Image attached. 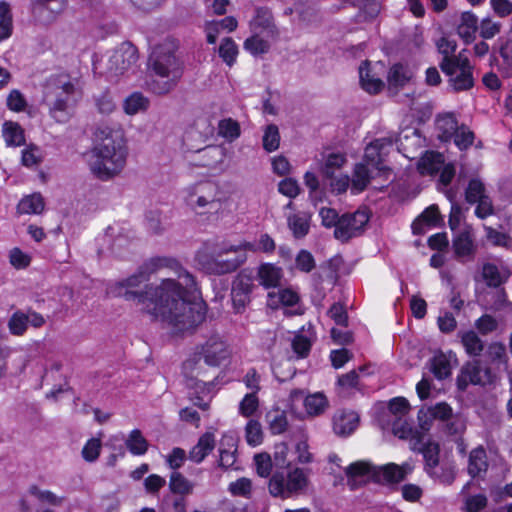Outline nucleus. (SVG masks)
Instances as JSON below:
<instances>
[{
	"label": "nucleus",
	"instance_id": "54",
	"mask_svg": "<svg viewBox=\"0 0 512 512\" xmlns=\"http://www.w3.org/2000/svg\"><path fill=\"white\" fill-rule=\"evenodd\" d=\"M346 163V157L342 153L329 154L323 167V175L326 178H332L336 170H339Z\"/></svg>",
	"mask_w": 512,
	"mask_h": 512
},
{
	"label": "nucleus",
	"instance_id": "14",
	"mask_svg": "<svg viewBox=\"0 0 512 512\" xmlns=\"http://www.w3.org/2000/svg\"><path fill=\"white\" fill-rule=\"evenodd\" d=\"M217 196V185L211 181H203L188 188L186 202L194 210L217 209L220 205Z\"/></svg>",
	"mask_w": 512,
	"mask_h": 512
},
{
	"label": "nucleus",
	"instance_id": "22",
	"mask_svg": "<svg viewBox=\"0 0 512 512\" xmlns=\"http://www.w3.org/2000/svg\"><path fill=\"white\" fill-rule=\"evenodd\" d=\"M187 386L192 390L190 396L194 404L202 410L208 409L209 402L213 397L214 384L198 379H190Z\"/></svg>",
	"mask_w": 512,
	"mask_h": 512
},
{
	"label": "nucleus",
	"instance_id": "46",
	"mask_svg": "<svg viewBox=\"0 0 512 512\" xmlns=\"http://www.w3.org/2000/svg\"><path fill=\"white\" fill-rule=\"evenodd\" d=\"M427 474L442 484L450 485L455 479V468L450 463H439L437 468H432Z\"/></svg>",
	"mask_w": 512,
	"mask_h": 512
},
{
	"label": "nucleus",
	"instance_id": "16",
	"mask_svg": "<svg viewBox=\"0 0 512 512\" xmlns=\"http://www.w3.org/2000/svg\"><path fill=\"white\" fill-rule=\"evenodd\" d=\"M393 138L385 137L374 140L365 148L363 162L378 172L386 173L388 170L383 164V157L388 153V149L393 146Z\"/></svg>",
	"mask_w": 512,
	"mask_h": 512
},
{
	"label": "nucleus",
	"instance_id": "12",
	"mask_svg": "<svg viewBox=\"0 0 512 512\" xmlns=\"http://www.w3.org/2000/svg\"><path fill=\"white\" fill-rule=\"evenodd\" d=\"M440 67L449 76L450 84L455 91H464L473 87L472 66L467 58L443 59Z\"/></svg>",
	"mask_w": 512,
	"mask_h": 512
},
{
	"label": "nucleus",
	"instance_id": "59",
	"mask_svg": "<svg viewBox=\"0 0 512 512\" xmlns=\"http://www.w3.org/2000/svg\"><path fill=\"white\" fill-rule=\"evenodd\" d=\"M454 143L460 150H465L473 144L474 133L466 126H461L453 135Z\"/></svg>",
	"mask_w": 512,
	"mask_h": 512
},
{
	"label": "nucleus",
	"instance_id": "37",
	"mask_svg": "<svg viewBox=\"0 0 512 512\" xmlns=\"http://www.w3.org/2000/svg\"><path fill=\"white\" fill-rule=\"evenodd\" d=\"M125 445L128 451L135 456L144 455L149 447L147 440L138 429H134L130 432L125 440Z\"/></svg>",
	"mask_w": 512,
	"mask_h": 512
},
{
	"label": "nucleus",
	"instance_id": "7",
	"mask_svg": "<svg viewBox=\"0 0 512 512\" xmlns=\"http://www.w3.org/2000/svg\"><path fill=\"white\" fill-rule=\"evenodd\" d=\"M230 356L231 349L224 337L213 334L204 344L198 346L194 354L183 363V370L187 376L193 377L194 372L200 369L198 364L201 359L204 360L206 365L216 367Z\"/></svg>",
	"mask_w": 512,
	"mask_h": 512
},
{
	"label": "nucleus",
	"instance_id": "50",
	"mask_svg": "<svg viewBox=\"0 0 512 512\" xmlns=\"http://www.w3.org/2000/svg\"><path fill=\"white\" fill-rule=\"evenodd\" d=\"M409 403L408 401L403 397H396L389 401L388 409L391 414H393L397 420L394 421L392 425V430L394 431L395 424H398L399 422H406V420H403L402 418L408 413L409 411Z\"/></svg>",
	"mask_w": 512,
	"mask_h": 512
},
{
	"label": "nucleus",
	"instance_id": "51",
	"mask_svg": "<svg viewBox=\"0 0 512 512\" xmlns=\"http://www.w3.org/2000/svg\"><path fill=\"white\" fill-rule=\"evenodd\" d=\"M245 437L248 445L256 447L263 442L262 426L257 420H249L245 427Z\"/></svg>",
	"mask_w": 512,
	"mask_h": 512
},
{
	"label": "nucleus",
	"instance_id": "56",
	"mask_svg": "<svg viewBox=\"0 0 512 512\" xmlns=\"http://www.w3.org/2000/svg\"><path fill=\"white\" fill-rule=\"evenodd\" d=\"M502 64L500 70L505 77L512 75V38L508 39L500 48Z\"/></svg>",
	"mask_w": 512,
	"mask_h": 512
},
{
	"label": "nucleus",
	"instance_id": "21",
	"mask_svg": "<svg viewBox=\"0 0 512 512\" xmlns=\"http://www.w3.org/2000/svg\"><path fill=\"white\" fill-rule=\"evenodd\" d=\"M457 364V356L452 351L438 352L431 359V372L439 380L446 379L451 376Z\"/></svg>",
	"mask_w": 512,
	"mask_h": 512
},
{
	"label": "nucleus",
	"instance_id": "63",
	"mask_svg": "<svg viewBox=\"0 0 512 512\" xmlns=\"http://www.w3.org/2000/svg\"><path fill=\"white\" fill-rule=\"evenodd\" d=\"M42 151L34 145H30L22 151V164L26 167L37 165L42 160Z\"/></svg>",
	"mask_w": 512,
	"mask_h": 512
},
{
	"label": "nucleus",
	"instance_id": "17",
	"mask_svg": "<svg viewBox=\"0 0 512 512\" xmlns=\"http://www.w3.org/2000/svg\"><path fill=\"white\" fill-rule=\"evenodd\" d=\"M44 323L45 320L41 314L31 310L27 313L18 310L11 315L8 321V328L12 335L22 336L26 332L28 324L39 328L43 326Z\"/></svg>",
	"mask_w": 512,
	"mask_h": 512
},
{
	"label": "nucleus",
	"instance_id": "1",
	"mask_svg": "<svg viewBox=\"0 0 512 512\" xmlns=\"http://www.w3.org/2000/svg\"><path fill=\"white\" fill-rule=\"evenodd\" d=\"M107 294L141 306L154 320L185 332L201 324L206 303L197 296L191 273L170 257H153L128 278L109 283Z\"/></svg>",
	"mask_w": 512,
	"mask_h": 512
},
{
	"label": "nucleus",
	"instance_id": "57",
	"mask_svg": "<svg viewBox=\"0 0 512 512\" xmlns=\"http://www.w3.org/2000/svg\"><path fill=\"white\" fill-rule=\"evenodd\" d=\"M466 200L467 202L474 204L477 200L486 196L485 186L479 179H471L466 189Z\"/></svg>",
	"mask_w": 512,
	"mask_h": 512
},
{
	"label": "nucleus",
	"instance_id": "52",
	"mask_svg": "<svg viewBox=\"0 0 512 512\" xmlns=\"http://www.w3.org/2000/svg\"><path fill=\"white\" fill-rule=\"evenodd\" d=\"M219 135L228 141H233L240 136V125L237 121L227 118L219 122Z\"/></svg>",
	"mask_w": 512,
	"mask_h": 512
},
{
	"label": "nucleus",
	"instance_id": "3",
	"mask_svg": "<svg viewBox=\"0 0 512 512\" xmlns=\"http://www.w3.org/2000/svg\"><path fill=\"white\" fill-rule=\"evenodd\" d=\"M177 43L167 39L152 50L149 66L154 73L148 83L151 92L162 95L170 92L177 85L183 74V63L176 56Z\"/></svg>",
	"mask_w": 512,
	"mask_h": 512
},
{
	"label": "nucleus",
	"instance_id": "19",
	"mask_svg": "<svg viewBox=\"0 0 512 512\" xmlns=\"http://www.w3.org/2000/svg\"><path fill=\"white\" fill-rule=\"evenodd\" d=\"M276 248L275 241L266 233L261 234L255 241H243L238 246H224L220 250V254L228 252H237L238 250H245L251 252H263L271 254Z\"/></svg>",
	"mask_w": 512,
	"mask_h": 512
},
{
	"label": "nucleus",
	"instance_id": "44",
	"mask_svg": "<svg viewBox=\"0 0 512 512\" xmlns=\"http://www.w3.org/2000/svg\"><path fill=\"white\" fill-rule=\"evenodd\" d=\"M17 209L21 214H38L44 209L43 198L40 194L26 196L19 202Z\"/></svg>",
	"mask_w": 512,
	"mask_h": 512
},
{
	"label": "nucleus",
	"instance_id": "11",
	"mask_svg": "<svg viewBox=\"0 0 512 512\" xmlns=\"http://www.w3.org/2000/svg\"><path fill=\"white\" fill-rule=\"evenodd\" d=\"M253 35L246 39L244 48L254 56L268 52L269 39L275 36V26L270 13L263 8L257 9L255 18L250 23Z\"/></svg>",
	"mask_w": 512,
	"mask_h": 512
},
{
	"label": "nucleus",
	"instance_id": "39",
	"mask_svg": "<svg viewBox=\"0 0 512 512\" xmlns=\"http://www.w3.org/2000/svg\"><path fill=\"white\" fill-rule=\"evenodd\" d=\"M486 240L495 247L509 249L512 247V238L508 233L502 232L491 226L484 225Z\"/></svg>",
	"mask_w": 512,
	"mask_h": 512
},
{
	"label": "nucleus",
	"instance_id": "8",
	"mask_svg": "<svg viewBox=\"0 0 512 512\" xmlns=\"http://www.w3.org/2000/svg\"><path fill=\"white\" fill-rule=\"evenodd\" d=\"M428 431L414 428L410 423L399 422L394 426V435L409 441L410 448L423 454L425 471L437 468L439 464V445L427 438Z\"/></svg>",
	"mask_w": 512,
	"mask_h": 512
},
{
	"label": "nucleus",
	"instance_id": "41",
	"mask_svg": "<svg viewBox=\"0 0 512 512\" xmlns=\"http://www.w3.org/2000/svg\"><path fill=\"white\" fill-rule=\"evenodd\" d=\"M461 343L469 356H479L484 350V343L474 331H467L461 336Z\"/></svg>",
	"mask_w": 512,
	"mask_h": 512
},
{
	"label": "nucleus",
	"instance_id": "35",
	"mask_svg": "<svg viewBox=\"0 0 512 512\" xmlns=\"http://www.w3.org/2000/svg\"><path fill=\"white\" fill-rule=\"evenodd\" d=\"M314 341V333L311 329L302 330L298 334H296L292 341L293 351L297 354L298 357L304 358L306 357L311 349L312 343Z\"/></svg>",
	"mask_w": 512,
	"mask_h": 512
},
{
	"label": "nucleus",
	"instance_id": "60",
	"mask_svg": "<svg viewBox=\"0 0 512 512\" xmlns=\"http://www.w3.org/2000/svg\"><path fill=\"white\" fill-rule=\"evenodd\" d=\"M482 275L487 285L490 287H498L503 282L501 273L498 267L494 264H484L482 269Z\"/></svg>",
	"mask_w": 512,
	"mask_h": 512
},
{
	"label": "nucleus",
	"instance_id": "32",
	"mask_svg": "<svg viewBox=\"0 0 512 512\" xmlns=\"http://www.w3.org/2000/svg\"><path fill=\"white\" fill-rule=\"evenodd\" d=\"M488 468L487 454L483 447L473 449L469 455L468 473L472 477L480 476Z\"/></svg>",
	"mask_w": 512,
	"mask_h": 512
},
{
	"label": "nucleus",
	"instance_id": "27",
	"mask_svg": "<svg viewBox=\"0 0 512 512\" xmlns=\"http://www.w3.org/2000/svg\"><path fill=\"white\" fill-rule=\"evenodd\" d=\"M444 163L441 153L426 151L418 162V171L422 175H434L440 171Z\"/></svg>",
	"mask_w": 512,
	"mask_h": 512
},
{
	"label": "nucleus",
	"instance_id": "5",
	"mask_svg": "<svg viewBox=\"0 0 512 512\" xmlns=\"http://www.w3.org/2000/svg\"><path fill=\"white\" fill-rule=\"evenodd\" d=\"M412 470L413 466L407 462L402 465L388 463L383 466H373L368 462L358 461L346 468L347 484L351 490H355L369 480L383 484L398 483Z\"/></svg>",
	"mask_w": 512,
	"mask_h": 512
},
{
	"label": "nucleus",
	"instance_id": "4",
	"mask_svg": "<svg viewBox=\"0 0 512 512\" xmlns=\"http://www.w3.org/2000/svg\"><path fill=\"white\" fill-rule=\"evenodd\" d=\"M127 155L123 138L118 133H109L93 147L89 158L90 170L97 178L109 180L124 169Z\"/></svg>",
	"mask_w": 512,
	"mask_h": 512
},
{
	"label": "nucleus",
	"instance_id": "9",
	"mask_svg": "<svg viewBox=\"0 0 512 512\" xmlns=\"http://www.w3.org/2000/svg\"><path fill=\"white\" fill-rule=\"evenodd\" d=\"M308 486V470L294 467L287 473H274L269 481V492L275 497L287 499L304 494Z\"/></svg>",
	"mask_w": 512,
	"mask_h": 512
},
{
	"label": "nucleus",
	"instance_id": "42",
	"mask_svg": "<svg viewBox=\"0 0 512 512\" xmlns=\"http://www.w3.org/2000/svg\"><path fill=\"white\" fill-rule=\"evenodd\" d=\"M412 75L408 67L402 64H395L388 73V83L392 87H402L412 78Z\"/></svg>",
	"mask_w": 512,
	"mask_h": 512
},
{
	"label": "nucleus",
	"instance_id": "25",
	"mask_svg": "<svg viewBox=\"0 0 512 512\" xmlns=\"http://www.w3.org/2000/svg\"><path fill=\"white\" fill-rule=\"evenodd\" d=\"M441 222L439 209L436 205L426 208L422 214L413 222L412 230L414 234H422L426 228L437 227Z\"/></svg>",
	"mask_w": 512,
	"mask_h": 512
},
{
	"label": "nucleus",
	"instance_id": "13",
	"mask_svg": "<svg viewBox=\"0 0 512 512\" xmlns=\"http://www.w3.org/2000/svg\"><path fill=\"white\" fill-rule=\"evenodd\" d=\"M497 378L492 368L482 367L479 360H472L462 366L456 382L460 390H465L469 385H491Z\"/></svg>",
	"mask_w": 512,
	"mask_h": 512
},
{
	"label": "nucleus",
	"instance_id": "2",
	"mask_svg": "<svg viewBox=\"0 0 512 512\" xmlns=\"http://www.w3.org/2000/svg\"><path fill=\"white\" fill-rule=\"evenodd\" d=\"M81 95L79 77L66 72L50 75L43 86V103L48 107L49 115L58 123L69 121Z\"/></svg>",
	"mask_w": 512,
	"mask_h": 512
},
{
	"label": "nucleus",
	"instance_id": "47",
	"mask_svg": "<svg viewBox=\"0 0 512 512\" xmlns=\"http://www.w3.org/2000/svg\"><path fill=\"white\" fill-rule=\"evenodd\" d=\"M169 487L172 493L184 496L192 493L194 485L181 473L173 472L170 476Z\"/></svg>",
	"mask_w": 512,
	"mask_h": 512
},
{
	"label": "nucleus",
	"instance_id": "20",
	"mask_svg": "<svg viewBox=\"0 0 512 512\" xmlns=\"http://www.w3.org/2000/svg\"><path fill=\"white\" fill-rule=\"evenodd\" d=\"M454 253L458 258H472L475 254L473 231L470 226H464L455 233L453 238Z\"/></svg>",
	"mask_w": 512,
	"mask_h": 512
},
{
	"label": "nucleus",
	"instance_id": "18",
	"mask_svg": "<svg viewBox=\"0 0 512 512\" xmlns=\"http://www.w3.org/2000/svg\"><path fill=\"white\" fill-rule=\"evenodd\" d=\"M452 415L451 407L444 403H437L434 406L422 407L418 412L419 430L429 431L433 420H447Z\"/></svg>",
	"mask_w": 512,
	"mask_h": 512
},
{
	"label": "nucleus",
	"instance_id": "31",
	"mask_svg": "<svg viewBox=\"0 0 512 512\" xmlns=\"http://www.w3.org/2000/svg\"><path fill=\"white\" fill-rule=\"evenodd\" d=\"M214 447V434L206 432L200 437L198 443L191 449L189 458L196 463H200L214 449Z\"/></svg>",
	"mask_w": 512,
	"mask_h": 512
},
{
	"label": "nucleus",
	"instance_id": "43",
	"mask_svg": "<svg viewBox=\"0 0 512 512\" xmlns=\"http://www.w3.org/2000/svg\"><path fill=\"white\" fill-rule=\"evenodd\" d=\"M149 100L141 93L135 92L128 96L123 104L126 114L135 115L148 108Z\"/></svg>",
	"mask_w": 512,
	"mask_h": 512
},
{
	"label": "nucleus",
	"instance_id": "58",
	"mask_svg": "<svg viewBox=\"0 0 512 512\" xmlns=\"http://www.w3.org/2000/svg\"><path fill=\"white\" fill-rule=\"evenodd\" d=\"M259 407L257 393H248L244 396L239 405V413L244 417L252 416Z\"/></svg>",
	"mask_w": 512,
	"mask_h": 512
},
{
	"label": "nucleus",
	"instance_id": "36",
	"mask_svg": "<svg viewBox=\"0 0 512 512\" xmlns=\"http://www.w3.org/2000/svg\"><path fill=\"white\" fill-rule=\"evenodd\" d=\"M398 151L401 152L406 158L414 159L416 156L411 151L414 146L420 147L422 143L421 136L417 130H410L400 136Z\"/></svg>",
	"mask_w": 512,
	"mask_h": 512
},
{
	"label": "nucleus",
	"instance_id": "49",
	"mask_svg": "<svg viewBox=\"0 0 512 512\" xmlns=\"http://www.w3.org/2000/svg\"><path fill=\"white\" fill-rule=\"evenodd\" d=\"M219 56L228 65L232 66L238 55V46L232 38H225L219 46Z\"/></svg>",
	"mask_w": 512,
	"mask_h": 512
},
{
	"label": "nucleus",
	"instance_id": "34",
	"mask_svg": "<svg viewBox=\"0 0 512 512\" xmlns=\"http://www.w3.org/2000/svg\"><path fill=\"white\" fill-rule=\"evenodd\" d=\"M329 402L322 392L309 394L304 399V407L308 415L318 416L328 408Z\"/></svg>",
	"mask_w": 512,
	"mask_h": 512
},
{
	"label": "nucleus",
	"instance_id": "23",
	"mask_svg": "<svg viewBox=\"0 0 512 512\" xmlns=\"http://www.w3.org/2000/svg\"><path fill=\"white\" fill-rule=\"evenodd\" d=\"M359 423V415L354 411H337L333 417V430L339 436L352 434Z\"/></svg>",
	"mask_w": 512,
	"mask_h": 512
},
{
	"label": "nucleus",
	"instance_id": "15",
	"mask_svg": "<svg viewBox=\"0 0 512 512\" xmlns=\"http://www.w3.org/2000/svg\"><path fill=\"white\" fill-rule=\"evenodd\" d=\"M369 219L370 213L366 207L359 208L354 213L343 214L334 230L335 238L345 242L357 236L369 222Z\"/></svg>",
	"mask_w": 512,
	"mask_h": 512
},
{
	"label": "nucleus",
	"instance_id": "40",
	"mask_svg": "<svg viewBox=\"0 0 512 512\" xmlns=\"http://www.w3.org/2000/svg\"><path fill=\"white\" fill-rule=\"evenodd\" d=\"M292 457H294V461H297L302 464H307L312 462L313 455L309 451L308 438L305 434L299 435V437L294 440V450L291 452Z\"/></svg>",
	"mask_w": 512,
	"mask_h": 512
},
{
	"label": "nucleus",
	"instance_id": "55",
	"mask_svg": "<svg viewBox=\"0 0 512 512\" xmlns=\"http://www.w3.org/2000/svg\"><path fill=\"white\" fill-rule=\"evenodd\" d=\"M280 144V134L276 125H268L263 135V148L267 152H273L278 149Z\"/></svg>",
	"mask_w": 512,
	"mask_h": 512
},
{
	"label": "nucleus",
	"instance_id": "26",
	"mask_svg": "<svg viewBox=\"0 0 512 512\" xmlns=\"http://www.w3.org/2000/svg\"><path fill=\"white\" fill-rule=\"evenodd\" d=\"M359 78L361 87L370 94L378 93L384 86L383 81L372 73L370 63L368 61H365L359 67Z\"/></svg>",
	"mask_w": 512,
	"mask_h": 512
},
{
	"label": "nucleus",
	"instance_id": "30",
	"mask_svg": "<svg viewBox=\"0 0 512 512\" xmlns=\"http://www.w3.org/2000/svg\"><path fill=\"white\" fill-rule=\"evenodd\" d=\"M219 463L224 468H230L236 462V441L231 435H223L219 447Z\"/></svg>",
	"mask_w": 512,
	"mask_h": 512
},
{
	"label": "nucleus",
	"instance_id": "28",
	"mask_svg": "<svg viewBox=\"0 0 512 512\" xmlns=\"http://www.w3.org/2000/svg\"><path fill=\"white\" fill-rule=\"evenodd\" d=\"M373 170L364 163L356 164L351 180V193L359 194L364 191L370 182Z\"/></svg>",
	"mask_w": 512,
	"mask_h": 512
},
{
	"label": "nucleus",
	"instance_id": "48",
	"mask_svg": "<svg viewBox=\"0 0 512 512\" xmlns=\"http://www.w3.org/2000/svg\"><path fill=\"white\" fill-rule=\"evenodd\" d=\"M288 226L294 237L302 238L309 231V219L305 213H298L288 218Z\"/></svg>",
	"mask_w": 512,
	"mask_h": 512
},
{
	"label": "nucleus",
	"instance_id": "10",
	"mask_svg": "<svg viewBox=\"0 0 512 512\" xmlns=\"http://www.w3.org/2000/svg\"><path fill=\"white\" fill-rule=\"evenodd\" d=\"M138 60L137 48L130 42L122 43L116 50L93 62L95 72L109 77L124 74L133 68Z\"/></svg>",
	"mask_w": 512,
	"mask_h": 512
},
{
	"label": "nucleus",
	"instance_id": "61",
	"mask_svg": "<svg viewBox=\"0 0 512 512\" xmlns=\"http://www.w3.org/2000/svg\"><path fill=\"white\" fill-rule=\"evenodd\" d=\"M228 491L233 496L248 498L252 491V483L248 478H240L229 484Z\"/></svg>",
	"mask_w": 512,
	"mask_h": 512
},
{
	"label": "nucleus",
	"instance_id": "64",
	"mask_svg": "<svg viewBox=\"0 0 512 512\" xmlns=\"http://www.w3.org/2000/svg\"><path fill=\"white\" fill-rule=\"evenodd\" d=\"M7 107L14 112H22L27 107L24 95L17 89L10 91L7 96Z\"/></svg>",
	"mask_w": 512,
	"mask_h": 512
},
{
	"label": "nucleus",
	"instance_id": "62",
	"mask_svg": "<svg viewBox=\"0 0 512 512\" xmlns=\"http://www.w3.org/2000/svg\"><path fill=\"white\" fill-rule=\"evenodd\" d=\"M294 461L286 443L275 445L274 462L277 466H288Z\"/></svg>",
	"mask_w": 512,
	"mask_h": 512
},
{
	"label": "nucleus",
	"instance_id": "6",
	"mask_svg": "<svg viewBox=\"0 0 512 512\" xmlns=\"http://www.w3.org/2000/svg\"><path fill=\"white\" fill-rule=\"evenodd\" d=\"M224 246L231 245L205 243L195 258L199 268L207 274L223 275L234 272L247 260L245 250L220 254Z\"/></svg>",
	"mask_w": 512,
	"mask_h": 512
},
{
	"label": "nucleus",
	"instance_id": "33",
	"mask_svg": "<svg viewBox=\"0 0 512 512\" xmlns=\"http://www.w3.org/2000/svg\"><path fill=\"white\" fill-rule=\"evenodd\" d=\"M258 277L263 286L276 287L282 278V270L273 264L265 263L259 267Z\"/></svg>",
	"mask_w": 512,
	"mask_h": 512
},
{
	"label": "nucleus",
	"instance_id": "45",
	"mask_svg": "<svg viewBox=\"0 0 512 512\" xmlns=\"http://www.w3.org/2000/svg\"><path fill=\"white\" fill-rule=\"evenodd\" d=\"M436 126L437 129L441 132V139L445 141L453 137L459 128L457 120L452 114L439 116L436 121Z\"/></svg>",
	"mask_w": 512,
	"mask_h": 512
},
{
	"label": "nucleus",
	"instance_id": "29",
	"mask_svg": "<svg viewBox=\"0 0 512 512\" xmlns=\"http://www.w3.org/2000/svg\"><path fill=\"white\" fill-rule=\"evenodd\" d=\"M478 29L479 25L477 17L471 12L462 13L457 27V32L460 38H462L466 43L472 42L475 39Z\"/></svg>",
	"mask_w": 512,
	"mask_h": 512
},
{
	"label": "nucleus",
	"instance_id": "38",
	"mask_svg": "<svg viewBox=\"0 0 512 512\" xmlns=\"http://www.w3.org/2000/svg\"><path fill=\"white\" fill-rule=\"evenodd\" d=\"M3 137L8 146H21L25 142L24 130L12 121L3 124Z\"/></svg>",
	"mask_w": 512,
	"mask_h": 512
},
{
	"label": "nucleus",
	"instance_id": "53",
	"mask_svg": "<svg viewBox=\"0 0 512 512\" xmlns=\"http://www.w3.org/2000/svg\"><path fill=\"white\" fill-rule=\"evenodd\" d=\"M28 494L36 498L42 504H48L52 506L60 505L62 498L54 494L49 490H43L37 486H31Z\"/></svg>",
	"mask_w": 512,
	"mask_h": 512
},
{
	"label": "nucleus",
	"instance_id": "24",
	"mask_svg": "<svg viewBox=\"0 0 512 512\" xmlns=\"http://www.w3.org/2000/svg\"><path fill=\"white\" fill-rule=\"evenodd\" d=\"M485 359L490 365L489 368H492L496 374L506 370L508 357L505 345L499 342L490 343L485 351Z\"/></svg>",
	"mask_w": 512,
	"mask_h": 512
}]
</instances>
